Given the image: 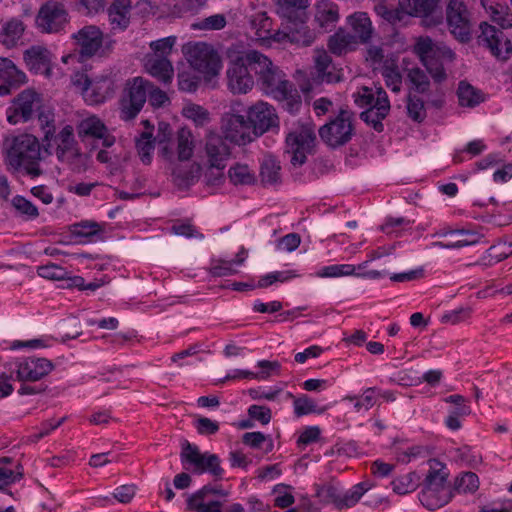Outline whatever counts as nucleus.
Instances as JSON below:
<instances>
[{
	"mask_svg": "<svg viewBox=\"0 0 512 512\" xmlns=\"http://www.w3.org/2000/svg\"><path fill=\"white\" fill-rule=\"evenodd\" d=\"M38 125L43 134L42 147L45 154H55L62 163L71 162L80 156L71 125L64 126L56 133L54 114L43 111L38 114Z\"/></svg>",
	"mask_w": 512,
	"mask_h": 512,
	"instance_id": "f257e3e1",
	"label": "nucleus"
},
{
	"mask_svg": "<svg viewBox=\"0 0 512 512\" xmlns=\"http://www.w3.org/2000/svg\"><path fill=\"white\" fill-rule=\"evenodd\" d=\"M41 145L38 138L31 134H20L12 139L7 150V163L15 170H23L31 178L43 174Z\"/></svg>",
	"mask_w": 512,
	"mask_h": 512,
	"instance_id": "f03ea898",
	"label": "nucleus"
},
{
	"mask_svg": "<svg viewBox=\"0 0 512 512\" xmlns=\"http://www.w3.org/2000/svg\"><path fill=\"white\" fill-rule=\"evenodd\" d=\"M430 462V470L422 483L419 500L427 509L435 510L446 505L451 499L447 487L449 472L441 462L437 460Z\"/></svg>",
	"mask_w": 512,
	"mask_h": 512,
	"instance_id": "7ed1b4c3",
	"label": "nucleus"
},
{
	"mask_svg": "<svg viewBox=\"0 0 512 512\" xmlns=\"http://www.w3.org/2000/svg\"><path fill=\"white\" fill-rule=\"evenodd\" d=\"M180 460L185 469L193 468L195 474L209 473L216 479H221L224 470L218 455L205 452L201 453L198 446L184 439L181 442Z\"/></svg>",
	"mask_w": 512,
	"mask_h": 512,
	"instance_id": "20e7f679",
	"label": "nucleus"
},
{
	"mask_svg": "<svg viewBox=\"0 0 512 512\" xmlns=\"http://www.w3.org/2000/svg\"><path fill=\"white\" fill-rule=\"evenodd\" d=\"M352 119L351 111L341 109L334 119L319 128L321 140L333 149L347 144L355 133Z\"/></svg>",
	"mask_w": 512,
	"mask_h": 512,
	"instance_id": "39448f33",
	"label": "nucleus"
},
{
	"mask_svg": "<svg viewBox=\"0 0 512 512\" xmlns=\"http://www.w3.org/2000/svg\"><path fill=\"white\" fill-rule=\"evenodd\" d=\"M10 377L21 382H36L48 375L54 368L53 363L46 358L19 357L5 365Z\"/></svg>",
	"mask_w": 512,
	"mask_h": 512,
	"instance_id": "423d86ee",
	"label": "nucleus"
},
{
	"mask_svg": "<svg viewBox=\"0 0 512 512\" xmlns=\"http://www.w3.org/2000/svg\"><path fill=\"white\" fill-rule=\"evenodd\" d=\"M185 54L190 66L205 77L216 76L221 69L220 57L207 43L189 45Z\"/></svg>",
	"mask_w": 512,
	"mask_h": 512,
	"instance_id": "0eeeda50",
	"label": "nucleus"
},
{
	"mask_svg": "<svg viewBox=\"0 0 512 512\" xmlns=\"http://www.w3.org/2000/svg\"><path fill=\"white\" fill-rule=\"evenodd\" d=\"M446 22L453 37L461 43L472 38L470 12L462 0H449L446 5Z\"/></svg>",
	"mask_w": 512,
	"mask_h": 512,
	"instance_id": "6e6552de",
	"label": "nucleus"
},
{
	"mask_svg": "<svg viewBox=\"0 0 512 512\" xmlns=\"http://www.w3.org/2000/svg\"><path fill=\"white\" fill-rule=\"evenodd\" d=\"M316 140L315 128L309 124L302 125L286 136L287 153L291 154V164L301 166L306 162Z\"/></svg>",
	"mask_w": 512,
	"mask_h": 512,
	"instance_id": "1a4fd4ad",
	"label": "nucleus"
},
{
	"mask_svg": "<svg viewBox=\"0 0 512 512\" xmlns=\"http://www.w3.org/2000/svg\"><path fill=\"white\" fill-rule=\"evenodd\" d=\"M152 85L141 77H136L127 83L125 96L121 103V119L129 121L134 119L143 108Z\"/></svg>",
	"mask_w": 512,
	"mask_h": 512,
	"instance_id": "9d476101",
	"label": "nucleus"
},
{
	"mask_svg": "<svg viewBox=\"0 0 512 512\" xmlns=\"http://www.w3.org/2000/svg\"><path fill=\"white\" fill-rule=\"evenodd\" d=\"M478 43L488 48L491 54L500 61H507L512 54V43L502 30L495 26L482 22Z\"/></svg>",
	"mask_w": 512,
	"mask_h": 512,
	"instance_id": "9b49d317",
	"label": "nucleus"
},
{
	"mask_svg": "<svg viewBox=\"0 0 512 512\" xmlns=\"http://www.w3.org/2000/svg\"><path fill=\"white\" fill-rule=\"evenodd\" d=\"M221 130L225 139L237 145H246L255 137L249 119L233 113H225L221 119Z\"/></svg>",
	"mask_w": 512,
	"mask_h": 512,
	"instance_id": "f8f14e48",
	"label": "nucleus"
},
{
	"mask_svg": "<svg viewBox=\"0 0 512 512\" xmlns=\"http://www.w3.org/2000/svg\"><path fill=\"white\" fill-rule=\"evenodd\" d=\"M39 100V95L35 91L31 89L23 90L12 100L11 105L7 108V121L12 125L29 121Z\"/></svg>",
	"mask_w": 512,
	"mask_h": 512,
	"instance_id": "ddd939ff",
	"label": "nucleus"
},
{
	"mask_svg": "<svg viewBox=\"0 0 512 512\" xmlns=\"http://www.w3.org/2000/svg\"><path fill=\"white\" fill-rule=\"evenodd\" d=\"M36 22L42 31L57 33L68 23V13L62 3L49 1L40 8Z\"/></svg>",
	"mask_w": 512,
	"mask_h": 512,
	"instance_id": "4468645a",
	"label": "nucleus"
},
{
	"mask_svg": "<svg viewBox=\"0 0 512 512\" xmlns=\"http://www.w3.org/2000/svg\"><path fill=\"white\" fill-rule=\"evenodd\" d=\"M76 49L82 61L96 55L103 43L102 31L94 25H87L72 34Z\"/></svg>",
	"mask_w": 512,
	"mask_h": 512,
	"instance_id": "2eb2a0df",
	"label": "nucleus"
},
{
	"mask_svg": "<svg viewBox=\"0 0 512 512\" xmlns=\"http://www.w3.org/2000/svg\"><path fill=\"white\" fill-rule=\"evenodd\" d=\"M226 74L228 88L234 94H245L254 86V77L240 55L231 60Z\"/></svg>",
	"mask_w": 512,
	"mask_h": 512,
	"instance_id": "dca6fc26",
	"label": "nucleus"
},
{
	"mask_svg": "<svg viewBox=\"0 0 512 512\" xmlns=\"http://www.w3.org/2000/svg\"><path fill=\"white\" fill-rule=\"evenodd\" d=\"M247 118L253 129L254 137L264 134L272 127L277 126L278 117L274 108L265 102H257L247 112Z\"/></svg>",
	"mask_w": 512,
	"mask_h": 512,
	"instance_id": "f3484780",
	"label": "nucleus"
},
{
	"mask_svg": "<svg viewBox=\"0 0 512 512\" xmlns=\"http://www.w3.org/2000/svg\"><path fill=\"white\" fill-rule=\"evenodd\" d=\"M226 140L225 137L213 132L206 136L205 154L210 168L225 169L226 161L231 155V149Z\"/></svg>",
	"mask_w": 512,
	"mask_h": 512,
	"instance_id": "a211bd4d",
	"label": "nucleus"
},
{
	"mask_svg": "<svg viewBox=\"0 0 512 512\" xmlns=\"http://www.w3.org/2000/svg\"><path fill=\"white\" fill-rule=\"evenodd\" d=\"M261 89L275 99H284L289 95L291 84L285 79V74L274 64L261 77L257 78Z\"/></svg>",
	"mask_w": 512,
	"mask_h": 512,
	"instance_id": "6ab92c4d",
	"label": "nucleus"
},
{
	"mask_svg": "<svg viewBox=\"0 0 512 512\" xmlns=\"http://www.w3.org/2000/svg\"><path fill=\"white\" fill-rule=\"evenodd\" d=\"M26 81V74L19 70L12 60L0 57V96L11 94Z\"/></svg>",
	"mask_w": 512,
	"mask_h": 512,
	"instance_id": "aec40b11",
	"label": "nucleus"
},
{
	"mask_svg": "<svg viewBox=\"0 0 512 512\" xmlns=\"http://www.w3.org/2000/svg\"><path fill=\"white\" fill-rule=\"evenodd\" d=\"M400 5L407 8L410 17L424 18L426 26L441 23L442 16L437 13L438 0H400Z\"/></svg>",
	"mask_w": 512,
	"mask_h": 512,
	"instance_id": "412c9836",
	"label": "nucleus"
},
{
	"mask_svg": "<svg viewBox=\"0 0 512 512\" xmlns=\"http://www.w3.org/2000/svg\"><path fill=\"white\" fill-rule=\"evenodd\" d=\"M24 60L34 74L51 75V52L43 46H32L24 52Z\"/></svg>",
	"mask_w": 512,
	"mask_h": 512,
	"instance_id": "4be33fe9",
	"label": "nucleus"
},
{
	"mask_svg": "<svg viewBox=\"0 0 512 512\" xmlns=\"http://www.w3.org/2000/svg\"><path fill=\"white\" fill-rule=\"evenodd\" d=\"M316 77L319 82L336 83L341 80L340 74L332 64V58L324 49H317L314 55Z\"/></svg>",
	"mask_w": 512,
	"mask_h": 512,
	"instance_id": "5701e85b",
	"label": "nucleus"
},
{
	"mask_svg": "<svg viewBox=\"0 0 512 512\" xmlns=\"http://www.w3.org/2000/svg\"><path fill=\"white\" fill-rule=\"evenodd\" d=\"M131 0H113L108 8L112 30L125 31L130 24Z\"/></svg>",
	"mask_w": 512,
	"mask_h": 512,
	"instance_id": "b1692460",
	"label": "nucleus"
},
{
	"mask_svg": "<svg viewBox=\"0 0 512 512\" xmlns=\"http://www.w3.org/2000/svg\"><path fill=\"white\" fill-rule=\"evenodd\" d=\"M390 111V101L388 96L382 94L378 107L366 108L360 113V119L371 126L376 132H382L384 125L382 121L387 117Z\"/></svg>",
	"mask_w": 512,
	"mask_h": 512,
	"instance_id": "393cba45",
	"label": "nucleus"
},
{
	"mask_svg": "<svg viewBox=\"0 0 512 512\" xmlns=\"http://www.w3.org/2000/svg\"><path fill=\"white\" fill-rule=\"evenodd\" d=\"M314 20L324 31H331L339 20L338 5L328 0L319 2L315 8Z\"/></svg>",
	"mask_w": 512,
	"mask_h": 512,
	"instance_id": "a878e982",
	"label": "nucleus"
},
{
	"mask_svg": "<svg viewBox=\"0 0 512 512\" xmlns=\"http://www.w3.org/2000/svg\"><path fill=\"white\" fill-rule=\"evenodd\" d=\"M290 43L300 46H310L316 39V33L310 29L305 16L289 20Z\"/></svg>",
	"mask_w": 512,
	"mask_h": 512,
	"instance_id": "bb28decb",
	"label": "nucleus"
},
{
	"mask_svg": "<svg viewBox=\"0 0 512 512\" xmlns=\"http://www.w3.org/2000/svg\"><path fill=\"white\" fill-rule=\"evenodd\" d=\"M348 22L351 25L356 44L367 43L372 36L373 27L367 13L357 12L349 16Z\"/></svg>",
	"mask_w": 512,
	"mask_h": 512,
	"instance_id": "cd10ccee",
	"label": "nucleus"
},
{
	"mask_svg": "<svg viewBox=\"0 0 512 512\" xmlns=\"http://www.w3.org/2000/svg\"><path fill=\"white\" fill-rule=\"evenodd\" d=\"M481 6L489 14L491 20L502 29L512 27L509 7L500 0H480Z\"/></svg>",
	"mask_w": 512,
	"mask_h": 512,
	"instance_id": "c85d7f7f",
	"label": "nucleus"
},
{
	"mask_svg": "<svg viewBox=\"0 0 512 512\" xmlns=\"http://www.w3.org/2000/svg\"><path fill=\"white\" fill-rule=\"evenodd\" d=\"M148 72L162 83L168 84L173 78V66L171 61L166 57L151 56L146 61Z\"/></svg>",
	"mask_w": 512,
	"mask_h": 512,
	"instance_id": "c756f323",
	"label": "nucleus"
},
{
	"mask_svg": "<svg viewBox=\"0 0 512 512\" xmlns=\"http://www.w3.org/2000/svg\"><path fill=\"white\" fill-rule=\"evenodd\" d=\"M375 12L393 26L405 25L410 18L407 8L400 5V0L397 7H389L385 2L379 3L375 6Z\"/></svg>",
	"mask_w": 512,
	"mask_h": 512,
	"instance_id": "7c9ffc66",
	"label": "nucleus"
},
{
	"mask_svg": "<svg viewBox=\"0 0 512 512\" xmlns=\"http://www.w3.org/2000/svg\"><path fill=\"white\" fill-rule=\"evenodd\" d=\"M327 46L332 54L341 56L354 50L357 44L351 33L339 29L329 37Z\"/></svg>",
	"mask_w": 512,
	"mask_h": 512,
	"instance_id": "2f4dec72",
	"label": "nucleus"
},
{
	"mask_svg": "<svg viewBox=\"0 0 512 512\" xmlns=\"http://www.w3.org/2000/svg\"><path fill=\"white\" fill-rule=\"evenodd\" d=\"M25 30L24 23L17 18L7 21L0 31V43L7 48L17 45Z\"/></svg>",
	"mask_w": 512,
	"mask_h": 512,
	"instance_id": "473e14b6",
	"label": "nucleus"
},
{
	"mask_svg": "<svg viewBox=\"0 0 512 512\" xmlns=\"http://www.w3.org/2000/svg\"><path fill=\"white\" fill-rule=\"evenodd\" d=\"M240 56L249 71H253L258 78L261 77L269 68H272L273 65L272 61L267 56L257 50L245 51L240 54Z\"/></svg>",
	"mask_w": 512,
	"mask_h": 512,
	"instance_id": "72a5a7b5",
	"label": "nucleus"
},
{
	"mask_svg": "<svg viewBox=\"0 0 512 512\" xmlns=\"http://www.w3.org/2000/svg\"><path fill=\"white\" fill-rule=\"evenodd\" d=\"M459 105L462 107L474 108L485 99L481 90L475 88L466 81H460L457 88Z\"/></svg>",
	"mask_w": 512,
	"mask_h": 512,
	"instance_id": "f704fd0d",
	"label": "nucleus"
},
{
	"mask_svg": "<svg viewBox=\"0 0 512 512\" xmlns=\"http://www.w3.org/2000/svg\"><path fill=\"white\" fill-rule=\"evenodd\" d=\"M107 132L105 124L96 116H91L80 121L77 126L78 136L84 141L86 138L103 137Z\"/></svg>",
	"mask_w": 512,
	"mask_h": 512,
	"instance_id": "c9c22d12",
	"label": "nucleus"
},
{
	"mask_svg": "<svg viewBox=\"0 0 512 512\" xmlns=\"http://www.w3.org/2000/svg\"><path fill=\"white\" fill-rule=\"evenodd\" d=\"M280 164L271 155L265 156L260 167V177L264 185H275L280 182Z\"/></svg>",
	"mask_w": 512,
	"mask_h": 512,
	"instance_id": "e433bc0d",
	"label": "nucleus"
},
{
	"mask_svg": "<svg viewBox=\"0 0 512 512\" xmlns=\"http://www.w3.org/2000/svg\"><path fill=\"white\" fill-rule=\"evenodd\" d=\"M278 10L288 20L306 16L305 10L309 6L308 0H277Z\"/></svg>",
	"mask_w": 512,
	"mask_h": 512,
	"instance_id": "4c0bfd02",
	"label": "nucleus"
},
{
	"mask_svg": "<svg viewBox=\"0 0 512 512\" xmlns=\"http://www.w3.org/2000/svg\"><path fill=\"white\" fill-rule=\"evenodd\" d=\"M406 109L408 117L416 123H422L427 117L423 99L411 92L407 96Z\"/></svg>",
	"mask_w": 512,
	"mask_h": 512,
	"instance_id": "58836bf2",
	"label": "nucleus"
},
{
	"mask_svg": "<svg viewBox=\"0 0 512 512\" xmlns=\"http://www.w3.org/2000/svg\"><path fill=\"white\" fill-rule=\"evenodd\" d=\"M293 408L294 414L298 418L313 413L322 414L326 410V408H318L316 402L307 394H301L294 398Z\"/></svg>",
	"mask_w": 512,
	"mask_h": 512,
	"instance_id": "ea45409f",
	"label": "nucleus"
},
{
	"mask_svg": "<svg viewBox=\"0 0 512 512\" xmlns=\"http://www.w3.org/2000/svg\"><path fill=\"white\" fill-rule=\"evenodd\" d=\"M382 94H384V96H388L386 91L381 87L377 88L376 91H373L368 87H363L356 95L355 103L362 108H375L378 107V102L380 101Z\"/></svg>",
	"mask_w": 512,
	"mask_h": 512,
	"instance_id": "a19ab883",
	"label": "nucleus"
},
{
	"mask_svg": "<svg viewBox=\"0 0 512 512\" xmlns=\"http://www.w3.org/2000/svg\"><path fill=\"white\" fill-rule=\"evenodd\" d=\"M228 177L234 185H251L255 182V175L248 165L236 163L228 170Z\"/></svg>",
	"mask_w": 512,
	"mask_h": 512,
	"instance_id": "79ce46f5",
	"label": "nucleus"
},
{
	"mask_svg": "<svg viewBox=\"0 0 512 512\" xmlns=\"http://www.w3.org/2000/svg\"><path fill=\"white\" fill-rule=\"evenodd\" d=\"M382 76L388 88L398 93L401 89L402 76L394 61H385L382 67Z\"/></svg>",
	"mask_w": 512,
	"mask_h": 512,
	"instance_id": "37998d69",
	"label": "nucleus"
},
{
	"mask_svg": "<svg viewBox=\"0 0 512 512\" xmlns=\"http://www.w3.org/2000/svg\"><path fill=\"white\" fill-rule=\"evenodd\" d=\"M71 234L76 238L92 241V238L101 232L100 225L95 221H81L70 226Z\"/></svg>",
	"mask_w": 512,
	"mask_h": 512,
	"instance_id": "c03bdc74",
	"label": "nucleus"
},
{
	"mask_svg": "<svg viewBox=\"0 0 512 512\" xmlns=\"http://www.w3.org/2000/svg\"><path fill=\"white\" fill-rule=\"evenodd\" d=\"M369 489L370 486L367 483L361 482L352 486V488L346 492L342 493L341 500H339L340 510L355 506L364 495V493Z\"/></svg>",
	"mask_w": 512,
	"mask_h": 512,
	"instance_id": "a18cd8bd",
	"label": "nucleus"
},
{
	"mask_svg": "<svg viewBox=\"0 0 512 512\" xmlns=\"http://www.w3.org/2000/svg\"><path fill=\"white\" fill-rule=\"evenodd\" d=\"M207 5V0H175L172 7V13L182 17L185 15H195Z\"/></svg>",
	"mask_w": 512,
	"mask_h": 512,
	"instance_id": "49530a36",
	"label": "nucleus"
},
{
	"mask_svg": "<svg viewBox=\"0 0 512 512\" xmlns=\"http://www.w3.org/2000/svg\"><path fill=\"white\" fill-rule=\"evenodd\" d=\"M205 498H197L196 495H189L186 500V509L192 512H222V503L217 500L204 502Z\"/></svg>",
	"mask_w": 512,
	"mask_h": 512,
	"instance_id": "de8ad7c7",
	"label": "nucleus"
},
{
	"mask_svg": "<svg viewBox=\"0 0 512 512\" xmlns=\"http://www.w3.org/2000/svg\"><path fill=\"white\" fill-rule=\"evenodd\" d=\"M177 142L178 159L180 161L189 160L192 157L194 151V143L192 140L191 132L184 128L179 130Z\"/></svg>",
	"mask_w": 512,
	"mask_h": 512,
	"instance_id": "09e8293b",
	"label": "nucleus"
},
{
	"mask_svg": "<svg viewBox=\"0 0 512 512\" xmlns=\"http://www.w3.org/2000/svg\"><path fill=\"white\" fill-rule=\"evenodd\" d=\"M413 50L422 63L437 57L439 54L433 40L428 36L419 37Z\"/></svg>",
	"mask_w": 512,
	"mask_h": 512,
	"instance_id": "8fccbe9b",
	"label": "nucleus"
},
{
	"mask_svg": "<svg viewBox=\"0 0 512 512\" xmlns=\"http://www.w3.org/2000/svg\"><path fill=\"white\" fill-rule=\"evenodd\" d=\"M182 114L187 119L193 121L198 127H203L210 122L208 110L194 103L186 105L182 110Z\"/></svg>",
	"mask_w": 512,
	"mask_h": 512,
	"instance_id": "3c124183",
	"label": "nucleus"
},
{
	"mask_svg": "<svg viewBox=\"0 0 512 512\" xmlns=\"http://www.w3.org/2000/svg\"><path fill=\"white\" fill-rule=\"evenodd\" d=\"M356 270V266L352 264H333L322 267L316 273V276L320 278H335L341 276H349L354 275Z\"/></svg>",
	"mask_w": 512,
	"mask_h": 512,
	"instance_id": "603ef678",
	"label": "nucleus"
},
{
	"mask_svg": "<svg viewBox=\"0 0 512 512\" xmlns=\"http://www.w3.org/2000/svg\"><path fill=\"white\" fill-rule=\"evenodd\" d=\"M479 487V478L474 472H463L455 479L454 489L458 493H473Z\"/></svg>",
	"mask_w": 512,
	"mask_h": 512,
	"instance_id": "864d4df0",
	"label": "nucleus"
},
{
	"mask_svg": "<svg viewBox=\"0 0 512 512\" xmlns=\"http://www.w3.org/2000/svg\"><path fill=\"white\" fill-rule=\"evenodd\" d=\"M235 265L231 260L212 258L210 261L209 273L213 277L231 276L237 273Z\"/></svg>",
	"mask_w": 512,
	"mask_h": 512,
	"instance_id": "5fc2aeb1",
	"label": "nucleus"
},
{
	"mask_svg": "<svg viewBox=\"0 0 512 512\" xmlns=\"http://www.w3.org/2000/svg\"><path fill=\"white\" fill-rule=\"evenodd\" d=\"M136 147L141 161L146 165L150 164L152 153L154 151V140L152 139V134L149 132H143L141 134V138L136 142Z\"/></svg>",
	"mask_w": 512,
	"mask_h": 512,
	"instance_id": "6e6d98bb",
	"label": "nucleus"
},
{
	"mask_svg": "<svg viewBox=\"0 0 512 512\" xmlns=\"http://www.w3.org/2000/svg\"><path fill=\"white\" fill-rule=\"evenodd\" d=\"M408 79L412 83L414 90L417 93L424 94L428 92L430 87V81L426 73L418 68L414 67L408 71Z\"/></svg>",
	"mask_w": 512,
	"mask_h": 512,
	"instance_id": "4d7b16f0",
	"label": "nucleus"
},
{
	"mask_svg": "<svg viewBox=\"0 0 512 512\" xmlns=\"http://www.w3.org/2000/svg\"><path fill=\"white\" fill-rule=\"evenodd\" d=\"M253 29L256 30V35L265 40L271 31L272 20L267 16L266 12H260L254 15L250 21Z\"/></svg>",
	"mask_w": 512,
	"mask_h": 512,
	"instance_id": "13d9d810",
	"label": "nucleus"
},
{
	"mask_svg": "<svg viewBox=\"0 0 512 512\" xmlns=\"http://www.w3.org/2000/svg\"><path fill=\"white\" fill-rule=\"evenodd\" d=\"M37 273L42 278L58 281L65 280L66 275H68V272L65 268L54 263H48L39 266L37 268Z\"/></svg>",
	"mask_w": 512,
	"mask_h": 512,
	"instance_id": "bf43d9fd",
	"label": "nucleus"
},
{
	"mask_svg": "<svg viewBox=\"0 0 512 512\" xmlns=\"http://www.w3.org/2000/svg\"><path fill=\"white\" fill-rule=\"evenodd\" d=\"M227 24L224 14H214L193 24L195 29L199 30H221Z\"/></svg>",
	"mask_w": 512,
	"mask_h": 512,
	"instance_id": "052dcab7",
	"label": "nucleus"
},
{
	"mask_svg": "<svg viewBox=\"0 0 512 512\" xmlns=\"http://www.w3.org/2000/svg\"><path fill=\"white\" fill-rule=\"evenodd\" d=\"M12 205L20 214L25 215L30 219H34L39 215L37 207L21 195L13 197Z\"/></svg>",
	"mask_w": 512,
	"mask_h": 512,
	"instance_id": "680f3d73",
	"label": "nucleus"
},
{
	"mask_svg": "<svg viewBox=\"0 0 512 512\" xmlns=\"http://www.w3.org/2000/svg\"><path fill=\"white\" fill-rule=\"evenodd\" d=\"M176 42L175 36L165 37L150 43V48L154 51L153 56L166 57L171 54L172 48Z\"/></svg>",
	"mask_w": 512,
	"mask_h": 512,
	"instance_id": "e2e57ef3",
	"label": "nucleus"
},
{
	"mask_svg": "<svg viewBox=\"0 0 512 512\" xmlns=\"http://www.w3.org/2000/svg\"><path fill=\"white\" fill-rule=\"evenodd\" d=\"M470 413V407L450 408L448 410V416L445 418V425L450 430H459L462 426L460 418L467 416Z\"/></svg>",
	"mask_w": 512,
	"mask_h": 512,
	"instance_id": "0e129e2a",
	"label": "nucleus"
},
{
	"mask_svg": "<svg viewBox=\"0 0 512 512\" xmlns=\"http://www.w3.org/2000/svg\"><path fill=\"white\" fill-rule=\"evenodd\" d=\"M449 233L455 234V236L458 237L457 241L460 248L477 244L483 237V235L477 231L465 229L450 230Z\"/></svg>",
	"mask_w": 512,
	"mask_h": 512,
	"instance_id": "69168bd1",
	"label": "nucleus"
},
{
	"mask_svg": "<svg viewBox=\"0 0 512 512\" xmlns=\"http://www.w3.org/2000/svg\"><path fill=\"white\" fill-rule=\"evenodd\" d=\"M194 427L200 435H214L219 431V423L210 418L199 416L194 421Z\"/></svg>",
	"mask_w": 512,
	"mask_h": 512,
	"instance_id": "338daca9",
	"label": "nucleus"
},
{
	"mask_svg": "<svg viewBox=\"0 0 512 512\" xmlns=\"http://www.w3.org/2000/svg\"><path fill=\"white\" fill-rule=\"evenodd\" d=\"M427 69L428 73L431 75L433 80L437 83L443 82L447 75L444 69L443 64L439 61L438 56L432 59L427 60L422 63Z\"/></svg>",
	"mask_w": 512,
	"mask_h": 512,
	"instance_id": "774afa93",
	"label": "nucleus"
}]
</instances>
